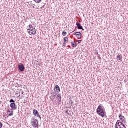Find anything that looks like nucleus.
Segmentation results:
<instances>
[{
	"instance_id": "f257e3e1",
	"label": "nucleus",
	"mask_w": 128,
	"mask_h": 128,
	"mask_svg": "<svg viewBox=\"0 0 128 128\" xmlns=\"http://www.w3.org/2000/svg\"><path fill=\"white\" fill-rule=\"evenodd\" d=\"M96 112L102 118H104V116H106L104 107L102 104L100 105L97 108Z\"/></svg>"
},
{
	"instance_id": "f03ea898",
	"label": "nucleus",
	"mask_w": 128,
	"mask_h": 128,
	"mask_svg": "<svg viewBox=\"0 0 128 128\" xmlns=\"http://www.w3.org/2000/svg\"><path fill=\"white\" fill-rule=\"evenodd\" d=\"M28 32L30 34V36L32 34L33 36H36V28H34L32 25L30 24L27 27Z\"/></svg>"
},
{
	"instance_id": "7ed1b4c3",
	"label": "nucleus",
	"mask_w": 128,
	"mask_h": 128,
	"mask_svg": "<svg viewBox=\"0 0 128 128\" xmlns=\"http://www.w3.org/2000/svg\"><path fill=\"white\" fill-rule=\"evenodd\" d=\"M115 128H126V126H124V124H122V122H120V120L117 121L115 126Z\"/></svg>"
},
{
	"instance_id": "20e7f679",
	"label": "nucleus",
	"mask_w": 128,
	"mask_h": 128,
	"mask_svg": "<svg viewBox=\"0 0 128 128\" xmlns=\"http://www.w3.org/2000/svg\"><path fill=\"white\" fill-rule=\"evenodd\" d=\"M10 106L11 108V110H18V105H16V103H12L10 104Z\"/></svg>"
},
{
	"instance_id": "39448f33",
	"label": "nucleus",
	"mask_w": 128,
	"mask_h": 128,
	"mask_svg": "<svg viewBox=\"0 0 128 128\" xmlns=\"http://www.w3.org/2000/svg\"><path fill=\"white\" fill-rule=\"evenodd\" d=\"M18 68L20 72H24V70H26V67H24V64H21L20 65H18Z\"/></svg>"
},
{
	"instance_id": "423d86ee",
	"label": "nucleus",
	"mask_w": 128,
	"mask_h": 128,
	"mask_svg": "<svg viewBox=\"0 0 128 128\" xmlns=\"http://www.w3.org/2000/svg\"><path fill=\"white\" fill-rule=\"evenodd\" d=\"M32 126H34V128H38V121H34L32 122Z\"/></svg>"
},
{
	"instance_id": "0eeeda50",
	"label": "nucleus",
	"mask_w": 128,
	"mask_h": 128,
	"mask_svg": "<svg viewBox=\"0 0 128 128\" xmlns=\"http://www.w3.org/2000/svg\"><path fill=\"white\" fill-rule=\"evenodd\" d=\"M54 92L56 94H58L60 92V86H58V85H56L55 86Z\"/></svg>"
},
{
	"instance_id": "6e6552de",
	"label": "nucleus",
	"mask_w": 128,
	"mask_h": 128,
	"mask_svg": "<svg viewBox=\"0 0 128 128\" xmlns=\"http://www.w3.org/2000/svg\"><path fill=\"white\" fill-rule=\"evenodd\" d=\"M8 116H14V111L11 108L7 110Z\"/></svg>"
},
{
	"instance_id": "1a4fd4ad",
	"label": "nucleus",
	"mask_w": 128,
	"mask_h": 128,
	"mask_svg": "<svg viewBox=\"0 0 128 128\" xmlns=\"http://www.w3.org/2000/svg\"><path fill=\"white\" fill-rule=\"evenodd\" d=\"M76 26H77L78 30H84V28L82 26V24L80 22H77Z\"/></svg>"
},
{
	"instance_id": "9d476101",
	"label": "nucleus",
	"mask_w": 128,
	"mask_h": 128,
	"mask_svg": "<svg viewBox=\"0 0 128 128\" xmlns=\"http://www.w3.org/2000/svg\"><path fill=\"white\" fill-rule=\"evenodd\" d=\"M76 38H78V40H82V38H84V36H82V34L80 32H78Z\"/></svg>"
},
{
	"instance_id": "9b49d317",
	"label": "nucleus",
	"mask_w": 128,
	"mask_h": 128,
	"mask_svg": "<svg viewBox=\"0 0 128 128\" xmlns=\"http://www.w3.org/2000/svg\"><path fill=\"white\" fill-rule=\"evenodd\" d=\"M117 60L122 62V54H118L117 56Z\"/></svg>"
},
{
	"instance_id": "f8f14e48",
	"label": "nucleus",
	"mask_w": 128,
	"mask_h": 128,
	"mask_svg": "<svg viewBox=\"0 0 128 128\" xmlns=\"http://www.w3.org/2000/svg\"><path fill=\"white\" fill-rule=\"evenodd\" d=\"M119 118L120 120L122 122L124 120H126V118H124V116H122V114H120L119 115Z\"/></svg>"
},
{
	"instance_id": "ddd939ff",
	"label": "nucleus",
	"mask_w": 128,
	"mask_h": 128,
	"mask_svg": "<svg viewBox=\"0 0 128 128\" xmlns=\"http://www.w3.org/2000/svg\"><path fill=\"white\" fill-rule=\"evenodd\" d=\"M33 114L35 116H36L37 115H38L40 113H38V111L36 110H33Z\"/></svg>"
},
{
	"instance_id": "4468645a",
	"label": "nucleus",
	"mask_w": 128,
	"mask_h": 128,
	"mask_svg": "<svg viewBox=\"0 0 128 128\" xmlns=\"http://www.w3.org/2000/svg\"><path fill=\"white\" fill-rule=\"evenodd\" d=\"M18 96L20 100H22V98H24V92H22V96L20 94H19Z\"/></svg>"
},
{
	"instance_id": "2eb2a0df",
	"label": "nucleus",
	"mask_w": 128,
	"mask_h": 128,
	"mask_svg": "<svg viewBox=\"0 0 128 128\" xmlns=\"http://www.w3.org/2000/svg\"><path fill=\"white\" fill-rule=\"evenodd\" d=\"M42 0H34V2H36V4H40L42 2Z\"/></svg>"
},
{
	"instance_id": "dca6fc26",
	"label": "nucleus",
	"mask_w": 128,
	"mask_h": 128,
	"mask_svg": "<svg viewBox=\"0 0 128 128\" xmlns=\"http://www.w3.org/2000/svg\"><path fill=\"white\" fill-rule=\"evenodd\" d=\"M72 45L73 48H76V46H78V44L76 42H75V44L74 43L72 42Z\"/></svg>"
},
{
	"instance_id": "f3484780",
	"label": "nucleus",
	"mask_w": 128,
	"mask_h": 128,
	"mask_svg": "<svg viewBox=\"0 0 128 128\" xmlns=\"http://www.w3.org/2000/svg\"><path fill=\"white\" fill-rule=\"evenodd\" d=\"M10 104H16V101H14V99H11L10 100Z\"/></svg>"
},
{
	"instance_id": "a211bd4d",
	"label": "nucleus",
	"mask_w": 128,
	"mask_h": 128,
	"mask_svg": "<svg viewBox=\"0 0 128 128\" xmlns=\"http://www.w3.org/2000/svg\"><path fill=\"white\" fill-rule=\"evenodd\" d=\"M62 34L64 36H66V34H68V32H62Z\"/></svg>"
},
{
	"instance_id": "6ab92c4d",
	"label": "nucleus",
	"mask_w": 128,
	"mask_h": 128,
	"mask_svg": "<svg viewBox=\"0 0 128 128\" xmlns=\"http://www.w3.org/2000/svg\"><path fill=\"white\" fill-rule=\"evenodd\" d=\"M70 104H74V101H72V98H70Z\"/></svg>"
},
{
	"instance_id": "aec40b11",
	"label": "nucleus",
	"mask_w": 128,
	"mask_h": 128,
	"mask_svg": "<svg viewBox=\"0 0 128 128\" xmlns=\"http://www.w3.org/2000/svg\"><path fill=\"white\" fill-rule=\"evenodd\" d=\"M64 42H68V37H65L64 38Z\"/></svg>"
},
{
	"instance_id": "412c9836",
	"label": "nucleus",
	"mask_w": 128,
	"mask_h": 128,
	"mask_svg": "<svg viewBox=\"0 0 128 128\" xmlns=\"http://www.w3.org/2000/svg\"><path fill=\"white\" fill-rule=\"evenodd\" d=\"M36 116L40 118V120H42V117L40 116V114L36 115Z\"/></svg>"
},
{
	"instance_id": "4be33fe9",
	"label": "nucleus",
	"mask_w": 128,
	"mask_h": 128,
	"mask_svg": "<svg viewBox=\"0 0 128 128\" xmlns=\"http://www.w3.org/2000/svg\"><path fill=\"white\" fill-rule=\"evenodd\" d=\"M2 126H4V124H2V122H0V128H2Z\"/></svg>"
},
{
	"instance_id": "5701e85b",
	"label": "nucleus",
	"mask_w": 128,
	"mask_h": 128,
	"mask_svg": "<svg viewBox=\"0 0 128 128\" xmlns=\"http://www.w3.org/2000/svg\"><path fill=\"white\" fill-rule=\"evenodd\" d=\"M27 102H28V98L25 99V100H24V104H26Z\"/></svg>"
},
{
	"instance_id": "b1692460",
	"label": "nucleus",
	"mask_w": 128,
	"mask_h": 128,
	"mask_svg": "<svg viewBox=\"0 0 128 128\" xmlns=\"http://www.w3.org/2000/svg\"><path fill=\"white\" fill-rule=\"evenodd\" d=\"M58 100L59 102H62V98H58Z\"/></svg>"
},
{
	"instance_id": "393cba45",
	"label": "nucleus",
	"mask_w": 128,
	"mask_h": 128,
	"mask_svg": "<svg viewBox=\"0 0 128 128\" xmlns=\"http://www.w3.org/2000/svg\"><path fill=\"white\" fill-rule=\"evenodd\" d=\"M98 60H102V58L100 57V56H98Z\"/></svg>"
},
{
	"instance_id": "a878e982",
	"label": "nucleus",
	"mask_w": 128,
	"mask_h": 128,
	"mask_svg": "<svg viewBox=\"0 0 128 128\" xmlns=\"http://www.w3.org/2000/svg\"><path fill=\"white\" fill-rule=\"evenodd\" d=\"M58 98H62V95L60 94H58Z\"/></svg>"
},
{
	"instance_id": "bb28decb",
	"label": "nucleus",
	"mask_w": 128,
	"mask_h": 128,
	"mask_svg": "<svg viewBox=\"0 0 128 128\" xmlns=\"http://www.w3.org/2000/svg\"><path fill=\"white\" fill-rule=\"evenodd\" d=\"M38 120L34 118H33L32 122H36Z\"/></svg>"
},
{
	"instance_id": "cd10ccee",
	"label": "nucleus",
	"mask_w": 128,
	"mask_h": 128,
	"mask_svg": "<svg viewBox=\"0 0 128 128\" xmlns=\"http://www.w3.org/2000/svg\"><path fill=\"white\" fill-rule=\"evenodd\" d=\"M74 36H77V34H78V32H74Z\"/></svg>"
},
{
	"instance_id": "c85d7f7f",
	"label": "nucleus",
	"mask_w": 128,
	"mask_h": 128,
	"mask_svg": "<svg viewBox=\"0 0 128 128\" xmlns=\"http://www.w3.org/2000/svg\"><path fill=\"white\" fill-rule=\"evenodd\" d=\"M66 114H68V116H70V114H68V111H66Z\"/></svg>"
},
{
	"instance_id": "c756f323",
	"label": "nucleus",
	"mask_w": 128,
	"mask_h": 128,
	"mask_svg": "<svg viewBox=\"0 0 128 128\" xmlns=\"http://www.w3.org/2000/svg\"><path fill=\"white\" fill-rule=\"evenodd\" d=\"M122 122H124V124H126V120H124V121H122Z\"/></svg>"
},
{
	"instance_id": "7c9ffc66",
	"label": "nucleus",
	"mask_w": 128,
	"mask_h": 128,
	"mask_svg": "<svg viewBox=\"0 0 128 128\" xmlns=\"http://www.w3.org/2000/svg\"><path fill=\"white\" fill-rule=\"evenodd\" d=\"M82 43V40L78 41V44H81Z\"/></svg>"
},
{
	"instance_id": "2f4dec72",
	"label": "nucleus",
	"mask_w": 128,
	"mask_h": 128,
	"mask_svg": "<svg viewBox=\"0 0 128 128\" xmlns=\"http://www.w3.org/2000/svg\"><path fill=\"white\" fill-rule=\"evenodd\" d=\"M66 42H64V46H66Z\"/></svg>"
},
{
	"instance_id": "473e14b6",
	"label": "nucleus",
	"mask_w": 128,
	"mask_h": 128,
	"mask_svg": "<svg viewBox=\"0 0 128 128\" xmlns=\"http://www.w3.org/2000/svg\"><path fill=\"white\" fill-rule=\"evenodd\" d=\"M19 88H20L22 86V85L18 84H17Z\"/></svg>"
},
{
	"instance_id": "72a5a7b5",
	"label": "nucleus",
	"mask_w": 128,
	"mask_h": 128,
	"mask_svg": "<svg viewBox=\"0 0 128 128\" xmlns=\"http://www.w3.org/2000/svg\"><path fill=\"white\" fill-rule=\"evenodd\" d=\"M96 54H98V56H100V55L98 54V52H97Z\"/></svg>"
},
{
	"instance_id": "f704fd0d",
	"label": "nucleus",
	"mask_w": 128,
	"mask_h": 128,
	"mask_svg": "<svg viewBox=\"0 0 128 128\" xmlns=\"http://www.w3.org/2000/svg\"><path fill=\"white\" fill-rule=\"evenodd\" d=\"M122 128H124V126H122Z\"/></svg>"
}]
</instances>
